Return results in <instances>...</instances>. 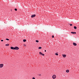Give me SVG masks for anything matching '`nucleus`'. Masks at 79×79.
Listing matches in <instances>:
<instances>
[{"label":"nucleus","mask_w":79,"mask_h":79,"mask_svg":"<svg viewBox=\"0 0 79 79\" xmlns=\"http://www.w3.org/2000/svg\"><path fill=\"white\" fill-rule=\"evenodd\" d=\"M52 78L53 79H55L56 78V75H53L52 76Z\"/></svg>","instance_id":"nucleus-1"},{"label":"nucleus","mask_w":79,"mask_h":79,"mask_svg":"<svg viewBox=\"0 0 79 79\" xmlns=\"http://www.w3.org/2000/svg\"><path fill=\"white\" fill-rule=\"evenodd\" d=\"M19 48H18V47H15V50H19Z\"/></svg>","instance_id":"nucleus-2"},{"label":"nucleus","mask_w":79,"mask_h":79,"mask_svg":"<svg viewBox=\"0 0 79 79\" xmlns=\"http://www.w3.org/2000/svg\"><path fill=\"white\" fill-rule=\"evenodd\" d=\"M3 64H0V68H3Z\"/></svg>","instance_id":"nucleus-3"},{"label":"nucleus","mask_w":79,"mask_h":79,"mask_svg":"<svg viewBox=\"0 0 79 79\" xmlns=\"http://www.w3.org/2000/svg\"><path fill=\"white\" fill-rule=\"evenodd\" d=\"M39 54L40 55H41L43 56H44L45 55V54L42 53L41 52H39Z\"/></svg>","instance_id":"nucleus-4"},{"label":"nucleus","mask_w":79,"mask_h":79,"mask_svg":"<svg viewBox=\"0 0 79 79\" xmlns=\"http://www.w3.org/2000/svg\"><path fill=\"white\" fill-rule=\"evenodd\" d=\"M35 15H33L31 16V18H34L35 16Z\"/></svg>","instance_id":"nucleus-5"},{"label":"nucleus","mask_w":79,"mask_h":79,"mask_svg":"<svg viewBox=\"0 0 79 79\" xmlns=\"http://www.w3.org/2000/svg\"><path fill=\"white\" fill-rule=\"evenodd\" d=\"M62 56L64 58H65L66 56V54H62Z\"/></svg>","instance_id":"nucleus-6"},{"label":"nucleus","mask_w":79,"mask_h":79,"mask_svg":"<svg viewBox=\"0 0 79 79\" xmlns=\"http://www.w3.org/2000/svg\"><path fill=\"white\" fill-rule=\"evenodd\" d=\"M73 45H74V46H76V45H77V44L75 43H73Z\"/></svg>","instance_id":"nucleus-7"},{"label":"nucleus","mask_w":79,"mask_h":79,"mask_svg":"<svg viewBox=\"0 0 79 79\" xmlns=\"http://www.w3.org/2000/svg\"><path fill=\"white\" fill-rule=\"evenodd\" d=\"M71 33L72 34H76V32H71Z\"/></svg>","instance_id":"nucleus-8"},{"label":"nucleus","mask_w":79,"mask_h":79,"mask_svg":"<svg viewBox=\"0 0 79 79\" xmlns=\"http://www.w3.org/2000/svg\"><path fill=\"white\" fill-rule=\"evenodd\" d=\"M10 48L12 50H15V47L14 48L13 47H11Z\"/></svg>","instance_id":"nucleus-9"},{"label":"nucleus","mask_w":79,"mask_h":79,"mask_svg":"<svg viewBox=\"0 0 79 79\" xmlns=\"http://www.w3.org/2000/svg\"><path fill=\"white\" fill-rule=\"evenodd\" d=\"M69 70H66V72L67 73H69Z\"/></svg>","instance_id":"nucleus-10"},{"label":"nucleus","mask_w":79,"mask_h":79,"mask_svg":"<svg viewBox=\"0 0 79 79\" xmlns=\"http://www.w3.org/2000/svg\"><path fill=\"white\" fill-rule=\"evenodd\" d=\"M74 28L75 29H77V27L76 26H74Z\"/></svg>","instance_id":"nucleus-11"},{"label":"nucleus","mask_w":79,"mask_h":79,"mask_svg":"<svg viewBox=\"0 0 79 79\" xmlns=\"http://www.w3.org/2000/svg\"><path fill=\"white\" fill-rule=\"evenodd\" d=\"M23 42H26V40H23Z\"/></svg>","instance_id":"nucleus-12"},{"label":"nucleus","mask_w":79,"mask_h":79,"mask_svg":"<svg viewBox=\"0 0 79 79\" xmlns=\"http://www.w3.org/2000/svg\"><path fill=\"white\" fill-rule=\"evenodd\" d=\"M6 46H9V44H6Z\"/></svg>","instance_id":"nucleus-13"},{"label":"nucleus","mask_w":79,"mask_h":79,"mask_svg":"<svg viewBox=\"0 0 79 79\" xmlns=\"http://www.w3.org/2000/svg\"><path fill=\"white\" fill-rule=\"evenodd\" d=\"M55 55L58 56V54L57 53H56Z\"/></svg>","instance_id":"nucleus-14"},{"label":"nucleus","mask_w":79,"mask_h":79,"mask_svg":"<svg viewBox=\"0 0 79 79\" xmlns=\"http://www.w3.org/2000/svg\"><path fill=\"white\" fill-rule=\"evenodd\" d=\"M6 40H10L8 39H6Z\"/></svg>","instance_id":"nucleus-15"},{"label":"nucleus","mask_w":79,"mask_h":79,"mask_svg":"<svg viewBox=\"0 0 79 79\" xmlns=\"http://www.w3.org/2000/svg\"><path fill=\"white\" fill-rule=\"evenodd\" d=\"M36 42H39V40H36Z\"/></svg>","instance_id":"nucleus-16"},{"label":"nucleus","mask_w":79,"mask_h":79,"mask_svg":"<svg viewBox=\"0 0 79 79\" xmlns=\"http://www.w3.org/2000/svg\"><path fill=\"white\" fill-rule=\"evenodd\" d=\"M41 48H42V47H39V49H41Z\"/></svg>","instance_id":"nucleus-17"},{"label":"nucleus","mask_w":79,"mask_h":79,"mask_svg":"<svg viewBox=\"0 0 79 79\" xmlns=\"http://www.w3.org/2000/svg\"><path fill=\"white\" fill-rule=\"evenodd\" d=\"M15 11H17V9L15 8Z\"/></svg>","instance_id":"nucleus-18"},{"label":"nucleus","mask_w":79,"mask_h":79,"mask_svg":"<svg viewBox=\"0 0 79 79\" xmlns=\"http://www.w3.org/2000/svg\"><path fill=\"white\" fill-rule=\"evenodd\" d=\"M32 79H35V77H33L32 78Z\"/></svg>","instance_id":"nucleus-19"},{"label":"nucleus","mask_w":79,"mask_h":79,"mask_svg":"<svg viewBox=\"0 0 79 79\" xmlns=\"http://www.w3.org/2000/svg\"><path fill=\"white\" fill-rule=\"evenodd\" d=\"M69 24L70 25V26H73V24Z\"/></svg>","instance_id":"nucleus-20"},{"label":"nucleus","mask_w":79,"mask_h":79,"mask_svg":"<svg viewBox=\"0 0 79 79\" xmlns=\"http://www.w3.org/2000/svg\"><path fill=\"white\" fill-rule=\"evenodd\" d=\"M23 46H24L25 47H26V44H23Z\"/></svg>","instance_id":"nucleus-21"},{"label":"nucleus","mask_w":79,"mask_h":79,"mask_svg":"<svg viewBox=\"0 0 79 79\" xmlns=\"http://www.w3.org/2000/svg\"><path fill=\"white\" fill-rule=\"evenodd\" d=\"M52 38H54V36L52 35Z\"/></svg>","instance_id":"nucleus-22"},{"label":"nucleus","mask_w":79,"mask_h":79,"mask_svg":"<svg viewBox=\"0 0 79 79\" xmlns=\"http://www.w3.org/2000/svg\"><path fill=\"white\" fill-rule=\"evenodd\" d=\"M1 42H3V40H1Z\"/></svg>","instance_id":"nucleus-23"},{"label":"nucleus","mask_w":79,"mask_h":79,"mask_svg":"<svg viewBox=\"0 0 79 79\" xmlns=\"http://www.w3.org/2000/svg\"><path fill=\"white\" fill-rule=\"evenodd\" d=\"M39 76H41V74H39Z\"/></svg>","instance_id":"nucleus-24"},{"label":"nucleus","mask_w":79,"mask_h":79,"mask_svg":"<svg viewBox=\"0 0 79 79\" xmlns=\"http://www.w3.org/2000/svg\"><path fill=\"white\" fill-rule=\"evenodd\" d=\"M45 52H46V50H45Z\"/></svg>","instance_id":"nucleus-25"}]
</instances>
